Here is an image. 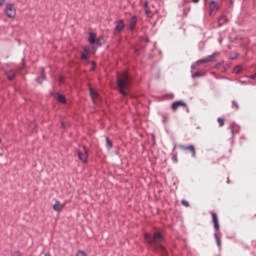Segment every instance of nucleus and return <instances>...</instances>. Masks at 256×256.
Segmentation results:
<instances>
[{
  "label": "nucleus",
  "instance_id": "17",
  "mask_svg": "<svg viewBox=\"0 0 256 256\" xmlns=\"http://www.w3.org/2000/svg\"><path fill=\"white\" fill-rule=\"evenodd\" d=\"M225 23H227V17L221 16L218 19V27H223V25H225Z\"/></svg>",
  "mask_w": 256,
  "mask_h": 256
},
{
  "label": "nucleus",
  "instance_id": "16",
  "mask_svg": "<svg viewBox=\"0 0 256 256\" xmlns=\"http://www.w3.org/2000/svg\"><path fill=\"white\" fill-rule=\"evenodd\" d=\"M230 129H231V133H232L233 137H235V135H237V133H239V127L236 126L235 123H232L230 125Z\"/></svg>",
  "mask_w": 256,
  "mask_h": 256
},
{
  "label": "nucleus",
  "instance_id": "15",
  "mask_svg": "<svg viewBox=\"0 0 256 256\" xmlns=\"http://www.w3.org/2000/svg\"><path fill=\"white\" fill-rule=\"evenodd\" d=\"M137 25V16H133L130 20V31H135Z\"/></svg>",
  "mask_w": 256,
  "mask_h": 256
},
{
  "label": "nucleus",
  "instance_id": "7",
  "mask_svg": "<svg viewBox=\"0 0 256 256\" xmlns=\"http://www.w3.org/2000/svg\"><path fill=\"white\" fill-rule=\"evenodd\" d=\"M211 215H212V223L214 225V229H215V231H219V229H220L219 216L215 212H212Z\"/></svg>",
  "mask_w": 256,
  "mask_h": 256
},
{
  "label": "nucleus",
  "instance_id": "8",
  "mask_svg": "<svg viewBox=\"0 0 256 256\" xmlns=\"http://www.w3.org/2000/svg\"><path fill=\"white\" fill-rule=\"evenodd\" d=\"M90 96H91V99L94 103V105H97V101H99L100 99V96H99V93L95 90H93V88H90Z\"/></svg>",
  "mask_w": 256,
  "mask_h": 256
},
{
  "label": "nucleus",
  "instance_id": "10",
  "mask_svg": "<svg viewBox=\"0 0 256 256\" xmlns=\"http://www.w3.org/2000/svg\"><path fill=\"white\" fill-rule=\"evenodd\" d=\"M89 51H90L89 46H84L83 52L81 54V59H83L84 61H89Z\"/></svg>",
  "mask_w": 256,
  "mask_h": 256
},
{
  "label": "nucleus",
  "instance_id": "24",
  "mask_svg": "<svg viewBox=\"0 0 256 256\" xmlns=\"http://www.w3.org/2000/svg\"><path fill=\"white\" fill-rule=\"evenodd\" d=\"M101 41H103V38L96 39L95 45H98V47H101L103 45Z\"/></svg>",
  "mask_w": 256,
  "mask_h": 256
},
{
  "label": "nucleus",
  "instance_id": "27",
  "mask_svg": "<svg viewBox=\"0 0 256 256\" xmlns=\"http://www.w3.org/2000/svg\"><path fill=\"white\" fill-rule=\"evenodd\" d=\"M76 256H87V253H85V251L78 250Z\"/></svg>",
  "mask_w": 256,
  "mask_h": 256
},
{
  "label": "nucleus",
  "instance_id": "5",
  "mask_svg": "<svg viewBox=\"0 0 256 256\" xmlns=\"http://www.w3.org/2000/svg\"><path fill=\"white\" fill-rule=\"evenodd\" d=\"M178 147L182 151H190L193 158L197 157V150L195 149L194 145L187 146V145L180 144Z\"/></svg>",
  "mask_w": 256,
  "mask_h": 256
},
{
  "label": "nucleus",
  "instance_id": "41",
  "mask_svg": "<svg viewBox=\"0 0 256 256\" xmlns=\"http://www.w3.org/2000/svg\"><path fill=\"white\" fill-rule=\"evenodd\" d=\"M62 127H65V123L64 122H62Z\"/></svg>",
  "mask_w": 256,
  "mask_h": 256
},
{
  "label": "nucleus",
  "instance_id": "18",
  "mask_svg": "<svg viewBox=\"0 0 256 256\" xmlns=\"http://www.w3.org/2000/svg\"><path fill=\"white\" fill-rule=\"evenodd\" d=\"M37 83H41L42 81H45V68H42V74L41 76L36 78Z\"/></svg>",
  "mask_w": 256,
  "mask_h": 256
},
{
  "label": "nucleus",
  "instance_id": "37",
  "mask_svg": "<svg viewBox=\"0 0 256 256\" xmlns=\"http://www.w3.org/2000/svg\"><path fill=\"white\" fill-rule=\"evenodd\" d=\"M60 83H63V77L59 78Z\"/></svg>",
  "mask_w": 256,
  "mask_h": 256
},
{
  "label": "nucleus",
  "instance_id": "6",
  "mask_svg": "<svg viewBox=\"0 0 256 256\" xmlns=\"http://www.w3.org/2000/svg\"><path fill=\"white\" fill-rule=\"evenodd\" d=\"M125 29V21L123 19L118 20L116 22V26L114 28V35H119Z\"/></svg>",
  "mask_w": 256,
  "mask_h": 256
},
{
  "label": "nucleus",
  "instance_id": "21",
  "mask_svg": "<svg viewBox=\"0 0 256 256\" xmlns=\"http://www.w3.org/2000/svg\"><path fill=\"white\" fill-rule=\"evenodd\" d=\"M232 109H235V111H239V102L238 101H232Z\"/></svg>",
  "mask_w": 256,
  "mask_h": 256
},
{
  "label": "nucleus",
  "instance_id": "20",
  "mask_svg": "<svg viewBox=\"0 0 256 256\" xmlns=\"http://www.w3.org/2000/svg\"><path fill=\"white\" fill-rule=\"evenodd\" d=\"M106 147L108 150L113 149V142L109 138H106Z\"/></svg>",
  "mask_w": 256,
  "mask_h": 256
},
{
  "label": "nucleus",
  "instance_id": "28",
  "mask_svg": "<svg viewBox=\"0 0 256 256\" xmlns=\"http://www.w3.org/2000/svg\"><path fill=\"white\" fill-rule=\"evenodd\" d=\"M163 123H167L169 121V116L167 114L162 115Z\"/></svg>",
  "mask_w": 256,
  "mask_h": 256
},
{
  "label": "nucleus",
  "instance_id": "39",
  "mask_svg": "<svg viewBox=\"0 0 256 256\" xmlns=\"http://www.w3.org/2000/svg\"><path fill=\"white\" fill-rule=\"evenodd\" d=\"M45 256H51V253L47 252V253L45 254Z\"/></svg>",
  "mask_w": 256,
  "mask_h": 256
},
{
  "label": "nucleus",
  "instance_id": "19",
  "mask_svg": "<svg viewBox=\"0 0 256 256\" xmlns=\"http://www.w3.org/2000/svg\"><path fill=\"white\" fill-rule=\"evenodd\" d=\"M57 101H59V103H63V104L67 103L65 96H63L62 94L57 95Z\"/></svg>",
  "mask_w": 256,
  "mask_h": 256
},
{
  "label": "nucleus",
  "instance_id": "34",
  "mask_svg": "<svg viewBox=\"0 0 256 256\" xmlns=\"http://www.w3.org/2000/svg\"><path fill=\"white\" fill-rule=\"evenodd\" d=\"M144 9H149V2L147 1L144 2Z\"/></svg>",
  "mask_w": 256,
  "mask_h": 256
},
{
  "label": "nucleus",
  "instance_id": "38",
  "mask_svg": "<svg viewBox=\"0 0 256 256\" xmlns=\"http://www.w3.org/2000/svg\"><path fill=\"white\" fill-rule=\"evenodd\" d=\"M199 0H192V3H198Z\"/></svg>",
  "mask_w": 256,
  "mask_h": 256
},
{
  "label": "nucleus",
  "instance_id": "2",
  "mask_svg": "<svg viewBox=\"0 0 256 256\" xmlns=\"http://www.w3.org/2000/svg\"><path fill=\"white\" fill-rule=\"evenodd\" d=\"M117 85L122 97H127L131 91V80L129 79V74L127 72L118 75Z\"/></svg>",
  "mask_w": 256,
  "mask_h": 256
},
{
  "label": "nucleus",
  "instance_id": "26",
  "mask_svg": "<svg viewBox=\"0 0 256 256\" xmlns=\"http://www.w3.org/2000/svg\"><path fill=\"white\" fill-rule=\"evenodd\" d=\"M36 128H37V124L35 122H31L30 125H29V129L34 131Z\"/></svg>",
  "mask_w": 256,
  "mask_h": 256
},
{
  "label": "nucleus",
  "instance_id": "31",
  "mask_svg": "<svg viewBox=\"0 0 256 256\" xmlns=\"http://www.w3.org/2000/svg\"><path fill=\"white\" fill-rule=\"evenodd\" d=\"M145 13H146L147 17H151V10L149 8L145 9Z\"/></svg>",
  "mask_w": 256,
  "mask_h": 256
},
{
  "label": "nucleus",
  "instance_id": "32",
  "mask_svg": "<svg viewBox=\"0 0 256 256\" xmlns=\"http://www.w3.org/2000/svg\"><path fill=\"white\" fill-rule=\"evenodd\" d=\"M182 205H184V207H189V201L182 200Z\"/></svg>",
  "mask_w": 256,
  "mask_h": 256
},
{
  "label": "nucleus",
  "instance_id": "4",
  "mask_svg": "<svg viewBox=\"0 0 256 256\" xmlns=\"http://www.w3.org/2000/svg\"><path fill=\"white\" fill-rule=\"evenodd\" d=\"M5 13L9 19H15L17 15V9H15V4L9 3L6 5Z\"/></svg>",
  "mask_w": 256,
  "mask_h": 256
},
{
  "label": "nucleus",
  "instance_id": "25",
  "mask_svg": "<svg viewBox=\"0 0 256 256\" xmlns=\"http://www.w3.org/2000/svg\"><path fill=\"white\" fill-rule=\"evenodd\" d=\"M219 127H223L225 125V119L224 118H218Z\"/></svg>",
  "mask_w": 256,
  "mask_h": 256
},
{
  "label": "nucleus",
  "instance_id": "23",
  "mask_svg": "<svg viewBox=\"0 0 256 256\" xmlns=\"http://www.w3.org/2000/svg\"><path fill=\"white\" fill-rule=\"evenodd\" d=\"M215 55L216 54H212V55L207 57L208 63H211V62L215 61Z\"/></svg>",
  "mask_w": 256,
  "mask_h": 256
},
{
  "label": "nucleus",
  "instance_id": "9",
  "mask_svg": "<svg viewBox=\"0 0 256 256\" xmlns=\"http://www.w3.org/2000/svg\"><path fill=\"white\" fill-rule=\"evenodd\" d=\"M179 107H187V103H185L184 101H175L174 103H172L171 109L173 111H177Z\"/></svg>",
  "mask_w": 256,
  "mask_h": 256
},
{
  "label": "nucleus",
  "instance_id": "36",
  "mask_svg": "<svg viewBox=\"0 0 256 256\" xmlns=\"http://www.w3.org/2000/svg\"><path fill=\"white\" fill-rule=\"evenodd\" d=\"M249 79H256V74L249 76Z\"/></svg>",
  "mask_w": 256,
  "mask_h": 256
},
{
  "label": "nucleus",
  "instance_id": "40",
  "mask_svg": "<svg viewBox=\"0 0 256 256\" xmlns=\"http://www.w3.org/2000/svg\"><path fill=\"white\" fill-rule=\"evenodd\" d=\"M228 1H229L230 5H232V4H233V0H228Z\"/></svg>",
  "mask_w": 256,
  "mask_h": 256
},
{
  "label": "nucleus",
  "instance_id": "29",
  "mask_svg": "<svg viewBox=\"0 0 256 256\" xmlns=\"http://www.w3.org/2000/svg\"><path fill=\"white\" fill-rule=\"evenodd\" d=\"M241 70H242V68H241V66H236L235 68H234V73H241Z\"/></svg>",
  "mask_w": 256,
  "mask_h": 256
},
{
  "label": "nucleus",
  "instance_id": "22",
  "mask_svg": "<svg viewBox=\"0 0 256 256\" xmlns=\"http://www.w3.org/2000/svg\"><path fill=\"white\" fill-rule=\"evenodd\" d=\"M214 237L216 239V244L218 247H221V238L219 237V235H217V233L214 234Z\"/></svg>",
  "mask_w": 256,
  "mask_h": 256
},
{
  "label": "nucleus",
  "instance_id": "30",
  "mask_svg": "<svg viewBox=\"0 0 256 256\" xmlns=\"http://www.w3.org/2000/svg\"><path fill=\"white\" fill-rule=\"evenodd\" d=\"M172 161L173 163H177L179 161L177 158V154L172 155Z\"/></svg>",
  "mask_w": 256,
  "mask_h": 256
},
{
  "label": "nucleus",
  "instance_id": "42",
  "mask_svg": "<svg viewBox=\"0 0 256 256\" xmlns=\"http://www.w3.org/2000/svg\"><path fill=\"white\" fill-rule=\"evenodd\" d=\"M197 75V77H201V74H196Z\"/></svg>",
  "mask_w": 256,
  "mask_h": 256
},
{
  "label": "nucleus",
  "instance_id": "12",
  "mask_svg": "<svg viewBox=\"0 0 256 256\" xmlns=\"http://www.w3.org/2000/svg\"><path fill=\"white\" fill-rule=\"evenodd\" d=\"M5 75L9 81H13L15 79V70H7Z\"/></svg>",
  "mask_w": 256,
  "mask_h": 256
},
{
  "label": "nucleus",
  "instance_id": "33",
  "mask_svg": "<svg viewBox=\"0 0 256 256\" xmlns=\"http://www.w3.org/2000/svg\"><path fill=\"white\" fill-rule=\"evenodd\" d=\"M198 63H209V61L207 60V58H204L199 60Z\"/></svg>",
  "mask_w": 256,
  "mask_h": 256
},
{
  "label": "nucleus",
  "instance_id": "43",
  "mask_svg": "<svg viewBox=\"0 0 256 256\" xmlns=\"http://www.w3.org/2000/svg\"><path fill=\"white\" fill-rule=\"evenodd\" d=\"M0 143H1V139H0Z\"/></svg>",
  "mask_w": 256,
  "mask_h": 256
},
{
  "label": "nucleus",
  "instance_id": "35",
  "mask_svg": "<svg viewBox=\"0 0 256 256\" xmlns=\"http://www.w3.org/2000/svg\"><path fill=\"white\" fill-rule=\"evenodd\" d=\"M5 1L7 0H0V6L3 7V5H5Z\"/></svg>",
  "mask_w": 256,
  "mask_h": 256
},
{
  "label": "nucleus",
  "instance_id": "3",
  "mask_svg": "<svg viewBox=\"0 0 256 256\" xmlns=\"http://www.w3.org/2000/svg\"><path fill=\"white\" fill-rule=\"evenodd\" d=\"M76 154L78 159L84 163V165H87L89 163V150H87L86 146H82V148L76 150Z\"/></svg>",
  "mask_w": 256,
  "mask_h": 256
},
{
  "label": "nucleus",
  "instance_id": "11",
  "mask_svg": "<svg viewBox=\"0 0 256 256\" xmlns=\"http://www.w3.org/2000/svg\"><path fill=\"white\" fill-rule=\"evenodd\" d=\"M64 207H65V205L61 204V201H59V200H56L53 205L54 211H57L58 213H61V211H63Z\"/></svg>",
  "mask_w": 256,
  "mask_h": 256
},
{
  "label": "nucleus",
  "instance_id": "44",
  "mask_svg": "<svg viewBox=\"0 0 256 256\" xmlns=\"http://www.w3.org/2000/svg\"><path fill=\"white\" fill-rule=\"evenodd\" d=\"M204 1H207V0H204Z\"/></svg>",
  "mask_w": 256,
  "mask_h": 256
},
{
  "label": "nucleus",
  "instance_id": "1",
  "mask_svg": "<svg viewBox=\"0 0 256 256\" xmlns=\"http://www.w3.org/2000/svg\"><path fill=\"white\" fill-rule=\"evenodd\" d=\"M144 237L150 247L159 251L163 256L167 255V249H165L163 245L159 244L163 241V235L161 232H155L153 236L150 233H145Z\"/></svg>",
  "mask_w": 256,
  "mask_h": 256
},
{
  "label": "nucleus",
  "instance_id": "13",
  "mask_svg": "<svg viewBox=\"0 0 256 256\" xmlns=\"http://www.w3.org/2000/svg\"><path fill=\"white\" fill-rule=\"evenodd\" d=\"M96 40H97V36L95 35V33L94 32H89V38H88L89 43L91 45H95Z\"/></svg>",
  "mask_w": 256,
  "mask_h": 256
},
{
  "label": "nucleus",
  "instance_id": "14",
  "mask_svg": "<svg viewBox=\"0 0 256 256\" xmlns=\"http://www.w3.org/2000/svg\"><path fill=\"white\" fill-rule=\"evenodd\" d=\"M210 11H219V4L215 0L210 2Z\"/></svg>",
  "mask_w": 256,
  "mask_h": 256
}]
</instances>
